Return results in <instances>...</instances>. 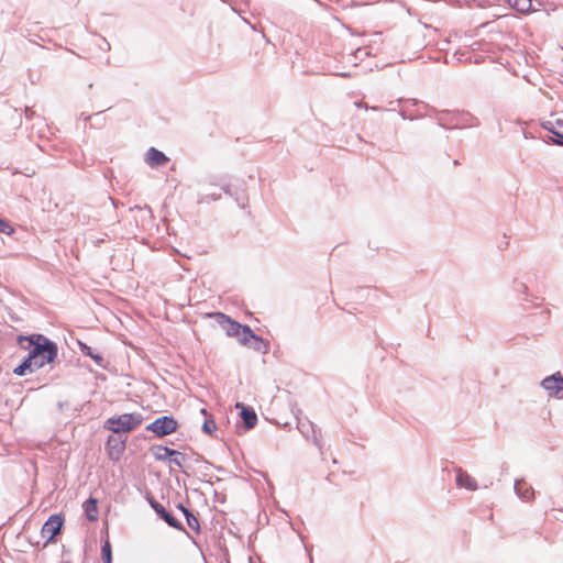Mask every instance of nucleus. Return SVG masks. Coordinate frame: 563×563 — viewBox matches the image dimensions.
Instances as JSON below:
<instances>
[{
	"mask_svg": "<svg viewBox=\"0 0 563 563\" xmlns=\"http://www.w3.org/2000/svg\"><path fill=\"white\" fill-rule=\"evenodd\" d=\"M23 341L29 343L27 346L22 345V347L29 350L27 355L32 357L35 367L42 368L46 364H52L58 356L57 344L44 334L19 335L18 342L22 344Z\"/></svg>",
	"mask_w": 563,
	"mask_h": 563,
	"instance_id": "1",
	"label": "nucleus"
},
{
	"mask_svg": "<svg viewBox=\"0 0 563 563\" xmlns=\"http://www.w3.org/2000/svg\"><path fill=\"white\" fill-rule=\"evenodd\" d=\"M15 232L12 224L4 218L0 217V233L12 235Z\"/></svg>",
	"mask_w": 563,
	"mask_h": 563,
	"instance_id": "23",
	"label": "nucleus"
},
{
	"mask_svg": "<svg viewBox=\"0 0 563 563\" xmlns=\"http://www.w3.org/2000/svg\"><path fill=\"white\" fill-rule=\"evenodd\" d=\"M438 124L446 130L452 129H467L479 125V120L468 111L465 110H437L431 109Z\"/></svg>",
	"mask_w": 563,
	"mask_h": 563,
	"instance_id": "2",
	"label": "nucleus"
},
{
	"mask_svg": "<svg viewBox=\"0 0 563 563\" xmlns=\"http://www.w3.org/2000/svg\"><path fill=\"white\" fill-rule=\"evenodd\" d=\"M553 125L556 128V130L563 131V120L562 119H555L552 121Z\"/></svg>",
	"mask_w": 563,
	"mask_h": 563,
	"instance_id": "31",
	"label": "nucleus"
},
{
	"mask_svg": "<svg viewBox=\"0 0 563 563\" xmlns=\"http://www.w3.org/2000/svg\"><path fill=\"white\" fill-rule=\"evenodd\" d=\"M169 158L155 147H151L146 153V162L151 167L164 166Z\"/></svg>",
	"mask_w": 563,
	"mask_h": 563,
	"instance_id": "15",
	"label": "nucleus"
},
{
	"mask_svg": "<svg viewBox=\"0 0 563 563\" xmlns=\"http://www.w3.org/2000/svg\"><path fill=\"white\" fill-rule=\"evenodd\" d=\"M222 190H223L227 195H230V196L232 195V194H231V187H230V185H228V184H225V185H223V186H222Z\"/></svg>",
	"mask_w": 563,
	"mask_h": 563,
	"instance_id": "32",
	"label": "nucleus"
},
{
	"mask_svg": "<svg viewBox=\"0 0 563 563\" xmlns=\"http://www.w3.org/2000/svg\"><path fill=\"white\" fill-rule=\"evenodd\" d=\"M125 446L126 438L114 433L109 435L106 442V452L108 457L113 462H118L122 457Z\"/></svg>",
	"mask_w": 563,
	"mask_h": 563,
	"instance_id": "8",
	"label": "nucleus"
},
{
	"mask_svg": "<svg viewBox=\"0 0 563 563\" xmlns=\"http://www.w3.org/2000/svg\"><path fill=\"white\" fill-rule=\"evenodd\" d=\"M220 198H221V195H217V194L205 195V196H201V197L198 199V202H199V203L210 202V201L219 200Z\"/></svg>",
	"mask_w": 563,
	"mask_h": 563,
	"instance_id": "27",
	"label": "nucleus"
},
{
	"mask_svg": "<svg viewBox=\"0 0 563 563\" xmlns=\"http://www.w3.org/2000/svg\"><path fill=\"white\" fill-rule=\"evenodd\" d=\"M515 10L520 13H528L532 10L531 0H515Z\"/></svg>",
	"mask_w": 563,
	"mask_h": 563,
	"instance_id": "21",
	"label": "nucleus"
},
{
	"mask_svg": "<svg viewBox=\"0 0 563 563\" xmlns=\"http://www.w3.org/2000/svg\"><path fill=\"white\" fill-rule=\"evenodd\" d=\"M455 483L459 487L474 492L478 488L477 482L474 477L463 471L461 467L456 470Z\"/></svg>",
	"mask_w": 563,
	"mask_h": 563,
	"instance_id": "13",
	"label": "nucleus"
},
{
	"mask_svg": "<svg viewBox=\"0 0 563 563\" xmlns=\"http://www.w3.org/2000/svg\"><path fill=\"white\" fill-rule=\"evenodd\" d=\"M25 114H26L27 118H31L34 114V111L29 109V108H26Z\"/></svg>",
	"mask_w": 563,
	"mask_h": 563,
	"instance_id": "35",
	"label": "nucleus"
},
{
	"mask_svg": "<svg viewBox=\"0 0 563 563\" xmlns=\"http://www.w3.org/2000/svg\"><path fill=\"white\" fill-rule=\"evenodd\" d=\"M342 77H349L350 75L346 73L341 74Z\"/></svg>",
	"mask_w": 563,
	"mask_h": 563,
	"instance_id": "39",
	"label": "nucleus"
},
{
	"mask_svg": "<svg viewBox=\"0 0 563 563\" xmlns=\"http://www.w3.org/2000/svg\"><path fill=\"white\" fill-rule=\"evenodd\" d=\"M169 463L183 467V463L185 461V454L176 451V454H174L172 457L168 459Z\"/></svg>",
	"mask_w": 563,
	"mask_h": 563,
	"instance_id": "26",
	"label": "nucleus"
},
{
	"mask_svg": "<svg viewBox=\"0 0 563 563\" xmlns=\"http://www.w3.org/2000/svg\"><path fill=\"white\" fill-rule=\"evenodd\" d=\"M399 114H400V115H401V118H402V119H405V120H406V119H408V120H411V121H412V120H415V119H417V118H418V117H413V115H411V114H408V113H407V110H405V109H401V110L399 111Z\"/></svg>",
	"mask_w": 563,
	"mask_h": 563,
	"instance_id": "30",
	"label": "nucleus"
},
{
	"mask_svg": "<svg viewBox=\"0 0 563 563\" xmlns=\"http://www.w3.org/2000/svg\"><path fill=\"white\" fill-rule=\"evenodd\" d=\"M515 290H516L517 292H520V294L527 295V294H528V286H527L525 283L517 282V283L515 284Z\"/></svg>",
	"mask_w": 563,
	"mask_h": 563,
	"instance_id": "28",
	"label": "nucleus"
},
{
	"mask_svg": "<svg viewBox=\"0 0 563 563\" xmlns=\"http://www.w3.org/2000/svg\"><path fill=\"white\" fill-rule=\"evenodd\" d=\"M251 335L250 336H243L240 338V343L242 345L249 346L253 349L254 351L267 353L268 351V344L264 342V340L253 332L251 329Z\"/></svg>",
	"mask_w": 563,
	"mask_h": 563,
	"instance_id": "11",
	"label": "nucleus"
},
{
	"mask_svg": "<svg viewBox=\"0 0 563 563\" xmlns=\"http://www.w3.org/2000/svg\"><path fill=\"white\" fill-rule=\"evenodd\" d=\"M12 372L14 375L20 376V377L29 374L26 372V369L22 366V364H19L16 367H14Z\"/></svg>",
	"mask_w": 563,
	"mask_h": 563,
	"instance_id": "29",
	"label": "nucleus"
},
{
	"mask_svg": "<svg viewBox=\"0 0 563 563\" xmlns=\"http://www.w3.org/2000/svg\"><path fill=\"white\" fill-rule=\"evenodd\" d=\"M146 500L150 504L151 508L156 512V515L164 520L169 527L185 531L184 526L180 521H178L166 508L159 504L153 496H146Z\"/></svg>",
	"mask_w": 563,
	"mask_h": 563,
	"instance_id": "9",
	"label": "nucleus"
},
{
	"mask_svg": "<svg viewBox=\"0 0 563 563\" xmlns=\"http://www.w3.org/2000/svg\"><path fill=\"white\" fill-rule=\"evenodd\" d=\"M142 422L143 417L139 412L123 413L118 417L108 418L104 421V429L114 434H122L135 430Z\"/></svg>",
	"mask_w": 563,
	"mask_h": 563,
	"instance_id": "3",
	"label": "nucleus"
},
{
	"mask_svg": "<svg viewBox=\"0 0 563 563\" xmlns=\"http://www.w3.org/2000/svg\"><path fill=\"white\" fill-rule=\"evenodd\" d=\"M201 413H202V415H205V416H207V413H208L207 409H205V408H203V409H201Z\"/></svg>",
	"mask_w": 563,
	"mask_h": 563,
	"instance_id": "37",
	"label": "nucleus"
},
{
	"mask_svg": "<svg viewBox=\"0 0 563 563\" xmlns=\"http://www.w3.org/2000/svg\"><path fill=\"white\" fill-rule=\"evenodd\" d=\"M178 422L173 416H162L146 426V430L153 432L157 438H164L174 433Z\"/></svg>",
	"mask_w": 563,
	"mask_h": 563,
	"instance_id": "5",
	"label": "nucleus"
},
{
	"mask_svg": "<svg viewBox=\"0 0 563 563\" xmlns=\"http://www.w3.org/2000/svg\"><path fill=\"white\" fill-rule=\"evenodd\" d=\"M236 408H240V417L243 420L246 430L253 429L257 423V416L253 408L246 407L241 402H236Z\"/></svg>",
	"mask_w": 563,
	"mask_h": 563,
	"instance_id": "12",
	"label": "nucleus"
},
{
	"mask_svg": "<svg viewBox=\"0 0 563 563\" xmlns=\"http://www.w3.org/2000/svg\"><path fill=\"white\" fill-rule=\"evenodd\" d=\"M78 346H79L80 352L84 355L89 356L90 358H92L95 361V363L99 367L106 368L107 362L104 361V358H103L101 353L97 352L91 346H89L88 344H86V343H84L81 341H78Z\"/></svg>",
	"mask_w": 563,
	"mask_h": 563,
	"instance_id": "16",
	"label": "nucleus"
},
{
	"mask_svg": "<svg viewBox=\"0 0 563 563\" xmlns=\"http://www.w3.org/2000/svg\"><path fill=\"white\" fill-rule=\"evenodd\" d=\"M101 113H102L101 111H100V112H97V113H95V117H98V115H100Z\"/></svg>",
	"mask_w": 563,
	"mask_h": 563,
	"instance_id": "43",
	"label": "nucleus"
},
{
	"mask_svg": "<svg viewBox=\"0 0 563 563\" xmlns=\"http://www.w3.org/2000/svg\"><path fill=\"white\" fill-rule=\"evenodd\" d=\"M150 451L156 461H166L176 454V450L161 444L153 445Z\"/></svg>",
	"mask_w": 563,
	"mask_h": 563,
	"instance_id": "17",
	"label": "nucleus"
},
{
	"mask_svg": "<svg viewBox=\"0 0 563 563\" xmlns=\"http://www.w3.org/2000/svg\"><path fill=\"white\" fill-rule=\"evenodd\" d=\"M20 364H22V366L26 369L29 374L35 372L36 369H40L38 367H35L33 365V360L29 355H26Z\"/></svg>",
	"mask_w": 563,
	"mask_h": 563,
	"instance_id": "25",
	"label": "nucleus"
},
{
	"mask_svg": "<svg viewBox=\"0 0 563 563\" xmlns=\"http://www.w3.org/2000/svg\"><path fill=\"white\" fill-rule=\"evenodd\" d=\"M177 508L179 510H181V512L184 514V516H186V511H190L187 507H185L183 504H178L177 505Z\"/></svg>",
	"mask_w": 563,
	"mask_h": 563,
	"instance_id": "33",
	"label": "nucleus"
},
{
	"mask_svg": "<svg viewBox=\"0 0 563 563\" xmlns=\"http://www.w3.org/2000/svg\"><path fill=\"white\" fill-rule=\"evenodd\" d=\"M515 492L519 498L525 501H529L534 497V490L531 485H529L523 479H516L514 485Z\"/></svg>",
	"mask_w": 563,
	"mask_h": 563,
	"instance_id": "14",
	"label": "nucleus"
},
{
	"mask_svg": "<svg viewBox=\"0 0 563 563\" xmlns=\"http://www.w3.org/2000/svg\"><path fill=\"white\" fill-rule=\"evenodd\" d=\"M508 2L515 9V0H508Z\"/></svg>",
	"mask_w": 563,
	"mask_h": 563,
	"instance_id": "36",
	"label": "nucleus"
},
{
	"mask_svg": "<svg viewBox=\"0 0 563 563\" xmlns=\"http://www.w3.org/2000/svg\"><path fill=\"white\" fill-rule=\"evenodd\" d=\"M462 56H464V53L461 54V56L457 57V60L461 62L462 60Z\"/></svg>",
	"mask_w": 563,
	"mask_h": 563,
	"instance_id": "38",
	"label": "nucleus"
},
{
	"mask_svg": "<svg viewBox=\"0 0 563 563\" xmlns=\"http://www.w3.org/2000/svg\"><path fill=\"white\" fill-rule=\"evenodd\" d=\"M410 101L412 102V104H417L418 103V101L416 99H412Z\"/></svg>",
	"mask_w": 563,
	"mask_h": 563,
	"instance_id": "40",
	"label": "nucleus"
},
{
	"mask_svg": "<svg viewBox=\"0 0 563 563\" xmlns=\"http://www.w3.org/2000/svg\"><path fill=\"white\" fill-rule=\"evenodd\" d=\"M217 430V424L213 419H206L202 424V431L207 434H212Z\"/></svg>",
	"mask_w": 563,
	"mask_h": 563,
	"instance_id": "24",
	"label": "nucleus"
},
{
	"mask_svg": "<svg viewBox=\"0 0 563 563\" xmlns=\"http://www.w3.org/2000/svg\"><path fill=\"white\" fill-rule=\"evenodd\" d=\"M543 128L549 131L551 134L549 136V140L559 146H563V131L556 130V128L553 125L552 121H547L543 123Z\"/></svg>",
	"mask_w": 563,
	"mask_h": 563,
	"instance_id": "18",
	"label": "nucleus"
},
{
	"mask_svg": "<svg viewBox=\"0 0 563 563\" xmlns=\"http://www.w3.org/2000/svg\"><path fill=\"white\" fill-rule=\"evenodd\" d=\"M297 428L299 430V432L307 439V440H312L313 444L321 449L322 448V443H321V430L320 429H317V427L314 426L313 422H311L310 420L306 419V420H300L298 419V423H297Z\"/></svg>",
	"mask_w": 563,
	"mask_h": 563,
	"instance_id": "10",
	"label": "nucleus"
},
{
	"mask_svg": "<svg viewBox=\"0 0 563 563\" xmlns=\"http://www.w3.org/2000/svg\"><path fill=\"white\" fill-rule=\"evenodd\" d=\"M33 174H34V172H32L31 174L26 173V174H25V176H26V177H30V176H32Z\"/></svg>",
	"mask_w": 563,
	"mask_h": 563,
	"instance_id": "41",
	"label": "nucleus"
},
{
	"mask_svg": "<svg viewBox=\"0 0 563 563\" xmlns=\"http://www.w3.org/2000/svg\"><path fill=\"white\" fill-rule=\"evenodd\" d=\"M101 559L103 563H112V547L109 540L101 545Z\"/></svg>",
	"mask_w": 563,
	"mask_h": 563,
	"instance_id": "20",
	"label": "nucleus"
},
{
	"mask_svg": "<svg viewBox=\"0 0 563 563\" xmlns=\"http://www.w3.org/2000/svg\"><path fill=\"white\" fill-rule=\"evenodd\" d=\"M185 518L189 528L192 529L195 532L199 533L200 525L198 518L191 511H186Z\"/></svg>",
	"mask_w": 563,
	"mask_h": 563,
	"instance_id": "22",
	"label": "nucleus"
},
{
	"mask_svg": "<svg viewBox=\"0 0 563 563\" xmlns=\"http://www.w3.org/2000/svg\"><path fill=\"white\" fill-rule=\"evenodd\" d=\"M79 119L84 121H88L91 119V115L86 114L85 112L80 113Z\"/></svg>",
	"mask_w": 563,
	"mask_h": 563,
	"instance_id": "34",
	"label": "nucleus"
},
{
	"mask_svg": "<svg viewBox=\"0 0 563 563\" xmlns=\"http://www.w3.org/2000/svg\"><path fill=\"white\" fill-rule=\"evenodd\" d=\"M541 387L550 398L563 399V375L555 372L541 380Z\"/></svg>",
	"mask_w": 563,
	"mask_h": 563,
	"instance_id": "7",
	"label": "nucleus"
},
{
	"mask_svg": "<svg viewBox=\"0 0 563 563\" xmlns=\"http://www.w3.org/2000/svg\"><path fill=\"white\" fill-rule=\"evenodd\" d=\"M65 522V517L62 514H53L48 517L41 529L42 538L46 539L44 545L48 544L54 538L60 533Z\"/></svg>",
	"mask_w": 563,
	"mask_h": 563,
	"instance_id": "6",
	"label": "nucleus"
},
{
	"mask_svg": "<svg viewBox=\"0 0 563 563\" xmlns=\"http://www.w3.org/2000/svg\"><path fill=\"white\" fill-rule=\"evenodd\" d=\"M98 500L93 497H89L84 503V509L86 517L89 521H96L98 520Z\"/></svg>",
	"mask_w": 563,
	"mask_h": 563,
	"instance_id": "19",
	"label": "nucleus"
},
{
	"mask_svg": "<svg viewBox=\"0 0 563 563\" xmlns=\"http://www.w3.org/2000/svg\"><path fill=\"white\" fill-rule=\"evenodd\" d=\"M453 163H454V165H459L460 164V162L457 159H455Z\"/></svg>",
	"mask_w": 563,
	"mask_h": 563,
	"instance_id": "42",
	"label": "nucleus"
},
{
	"mask_svg": "<svg viewBox=\"0 0 563 563\" xmlns=\"http://www.w3.org/2000/svg\"><path fill=\"white\" fill-rule=\"evenodd\" d=\"M216 318L218 323L223 328L228 336L236 338L240 342V338L250 336L251 328L246 324H242L229 316L222 312H217Z\"/></svg>",
	"mask_w": 563,
	"mask_h": 563,
	"instance_id": "4",
	"label": "nucleus"
}]
</instances>
